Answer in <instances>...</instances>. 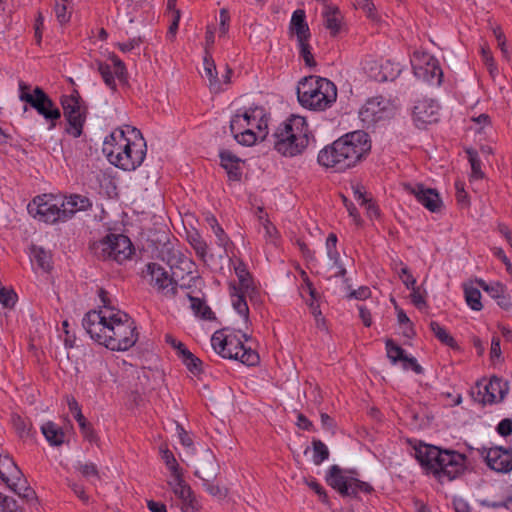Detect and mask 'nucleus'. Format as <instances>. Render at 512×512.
I'll list each match as a JSON object with an SVG mask.
<instances>
[{
    "instance_id": "1",
    "label": "nucleus",
    "mask_w": 512,
    "mask_h": 512,
    "mask_svg": "<svg viewBox=\"0 0 512 512\" xmlns=\"http://www.w3.org/2000/svg\"><path fill=\"white\" fill-rule=\"evenodd\" d=\"M82 325L93 340L112 351H127L138 340L134 320L120 310L89 311Z\"/></svg>"
},
{
    "instance_id": "2",
    "label": "nucleus",
    "mask_w": 512,
    "mask_h": 512,
    "mask_svg": "<svg viewBox=\"0 0 512 512\" xmlns=\"http://www.w3.org/2000/svg\"><path fill=\"white\" fill-rule=\"evenodd\" d=\"M369 135L357 130L343 135L318 153V163L335 172H344L355 167L370 152Z\"/></svg>"
},
{
    "instance_id": "3",
    "label": "nucleus",
    "mask_w": 512,
    "mask_h": 512,
    "mask_svg": "<svg viewBox=\"0 0 512 512\" xmlns=\"http://www.w3.org/2000/svg\"><path fill=\"white\" fill-rule=\"evenodd\" d=\"M415 458L426 473H432L440 482H450L466 470V456L454 450H442L434 445L415 447Z\"/></svg>"
},
{
    "instance_id": "4",
    "label": "nucleus",
    "mask_w": 512,
    "mask_h": 512,
    "mask_svg": "<svg viewBox=\"0 0 512 512\" xmlns=\"http://www.w3.org/2000/svg\"><path fill=\"white\" fill-rule=\"evenodd\" d=\"M131 130L135 136H139L137 141L128 139L124 130L116 129L106 138L103 145V152L109 162L125 171H132L139 167L145 159L147 150L140 131L136 128Z\"/></svg>"
},
{
    "instance_id": "5",
    "label": "nucleus",
    "mask_w": 512,
    "mask_h": 512,
    "mask_svg": "<svg viewBox=\"0 0 512 512\" xmlns=\"http://www.w3.org/2000/svg\"><path fill=\"white\" fill-rule=\"evenodd\" d=\"M309 135L306 119L299 115H292L272 134L274 149L283 156L299 155L308 146Z\"/></svg>"
},
{
    "instance_id": "6",
    "label": "nucleus",
    "mask_w": 512,
    "mask_h": 512,
    "mask_svg": "<svg viewBox=\"0 0 512 512\" xmlns=\"http://www.w3.org/2000/svg\"><path fill=\"white\" fill-rule=\"evenodd\" d=\"M297 97L303 107L323 111L336 101L337 87L327 78L311 75L299 82Z\"/></svg>"
},
{
    "instance_id": "7",
    "label": "nucleus",
    "mask_w": 512,
    "mask_h": 512,
    "mask_svg": "<svg viewBox=\"0 0 512 512\" xmlns=\"http://www.w3.org/2000/svg\"><path fill=\"white\" fill-rule=\"evenodd\" d=\"M211 345L216 353L226 359L239 360L247 366L259 363V354L252 348L246 347L240 338L233 334L216 331L211 337Z\"/></svg>"
},
{
    "instance_id": "8",
    "label": "nucleus",
    "mask_w": 512,
    "mask_h": 512,
    "mask_svg": "<svg viewBox=\"0 0 512 512\" xmlns=\"http://www.w3.org/2000/svg\"><path fill=\"white\" fill-rule=\"evenodd\" d=\"M326 482L342 497L356 498L360 492L371 494L374 491V488L368 482L346 475L345 471L338 465H332L329 468Z\"/></svg>"
},
{
    "instance_id": "9",
    "label": "nucleus",
    "mask_w": 512,
    "mask_h": 512,
    "mask_svg": "<svg viewBox=\"0 0 512 512\" xmlns=\"http://www.w3.org/2000/svg\"><path fill=\"white\" fill-rule=\"evenodd\" d=\"M92 249L99 258L114 260L118 263L127 260L133 253L130 239L123 234H108L100 241L93 243Z\"/></svg>"
},
{
    "instance_id": "10",
    "label": "nucleus",
    "mask_w": 512,
    "mask_h": 512,
    "mask_svg": "<svg viewBox=\"0 0 512 512\" xmlns=\"http://www.w3.org/2000/svg\"><path fill=\"white\" fill-rule=\"evenodd\" d=\"M61 106L68 122L67 133L75 138L79 137L82 134L87 111L79 92L74 90L71 95H63Z\"/></svg>"
},
{
    "instance_id": "11",
    "label": "nucleus",
    "mask_w": 512,
    "mask_h": 512,
    "mask_svg": "<svg viewBox=\"0 0 512 512\" xmlns=\"http://www.w3.org/2000/svg\"><path fill=\"white\" fill-rule=\"evenodd\" d=\"M395 106L383 96L369 98L359 110L360 120L369 127L393 116Z\"/></svg>"
},
{
    "instance_id": "12",
    "label": "nucleus",
    "mask_w": 512,
    "mask_h": 512,
    "mask_svg": "<svg viewBox=\"0 0 512 512\" xmlns=\"http://www.w3.org/2000/svg\"><path fill=\"white\" fill-rule=\"evenodd\" d=\"M143 277L165 297L176 296L178 284L160 264L154 262L148 263L146 270L143 271Z\"/></svg>"
},
{
    "instance_id": "13",
    "label": "nucleus",
    "mask_w": 512,
    "mask_h": 512,
    "mask_svg": "<svg viewBox=\"0 0 512 512\" xmlns=\"http://www.w3.org/2000/svg\"><path fill=\"white\" fill-rule=\"evenodd\" d=\"M22 101L29 104L46 120L50 121V128L55 127L56 121L60 119L61 112L52 99L40 87H35L33 95H22Z\"/></svg>"
},
{
    "instance_id": "14",
    "label": "nucleus",
    "mask_w": 512,
    "mask_h": 512,
    "mask_svg": "<svg viewBox=\"0 0 512 512\" xmlns=\"http://www.w3.org/2000/svg\"><path fill=\"white\" fill-rule=\"evenodd\" d=\"M53 198L47 195L37 196L28 204V212L40 221L54 224L58 221H65L62 215V207L53 202Z\"/></svg>"
},
{
    "instance_id": "15",
    "label": "nucleus",
    "mask_w": 512,
    "mask_h": 512,
    "mask_svg": "<svg viewBox=\"0 0 512 512\" xmlns=\"http://www.w3.org/2000/svg\"><path fill=\"white\" fill-rule=\"evenodd\" d=\"M477 391H472L475 401L481 404H493L502 401L508 393V384L501 378L493 376L489 382H478Z\"/></svg>"
},
{
    "instance_id": "16",
    "label": "nucleus",
    "mask_w": 512,
    "mask_h": 512,
    "mask_svg": "<svg viewBox=\"0 0 512 512\" xmlns=\"http://www.w3.org/2000/svg\"><path fill=\"white\" fill-rule=\"evenodd\" d=\"M478 451L491 470L504 474L512 471V449L495 446L482 447Z\"/></svg>"
},
{
    "instance_id": "17",
    "label": "nucleus",
    "mask_w": 512,
    "mask_h": 512,
    "mask_svg": "<svg viewBox=\"0 0 512 512\" xmlns=\"http://www.w3.org/2000/svg\"><path fill=\"white\" fill-rule=\"evenodd\" d=\"M235 115L240 116L241 122L247 127H255L259 133H263L261 141L268 136V122L270 115L263 106H252L243 112L238 111Z\"/></svg>"
},
{
    "instance_id": "18",
    "label": "nucleus",
    "mask_w": 512,
    "mask_h": 512,
    "mask_svg": "<svg viewBox=\"0 0 512 512\" xmlns=\"http://www.w3.org/2000/svg\"><path fill=\"white\" fill-rule=\"evenodd\" d=\"M403 186L405 191L414 195L417 201L430 212L434 213L440 211L442 201L436 189L427 188L422 183H405Z\"/></svg>"
},
{
    "instance_id": "19",
    "label": "nucleus",
    "mask_w": 512,
    "mask_h": 512,
    "mask_svg": "<svg viewBox=\"0 0 512 512\" xmlns=\"http://www.w3.org/2000/svg\"><path fill=\"white\" fill-rule=\"evenodd\" d=\"M174 494L181 500V509L183 512H195L200 508L191 487L185 483L181 473L173 476L168 482Z\"/></svg>"
},
{
    "instance_id": "20",
    "label": "nucleus",
    "mask_w": 512,
    "mask_h": 512,
    "mask_svg": "<svg viewBox=\"0 0 512 512\" xmlns=\"http://www.w3.org/2000/svg\"><path fill=\"white\" fill-rule=\"evenodd\" d=\"M229 128L234 139L243 146H252L258 139L261 140L260 136H263V133H256L251 128H245L239 115L232 116Z\"/></svg>"
},
{
    "instance_id": "21",
    "label": "nucleus",
    "mask_w": 512,
    "mask_h": 512,
    "mask_svg": "<svg viewBox=\"0 0 512 512\" xmlns=\"http://www.w3.org/2000/svg\"><path fill=\"white\" fill-rule=\"evenodd\" d=\"M438 104L433 100L419 101L413 110V116L416 122L421 124H432L438 121Z\"/></svg>"
},
{
    "instance_id": "22",
    "label": "nucleus",
    "mask_w": 512,
    "mask_h": 512,
    "mask_svg": "<svg viewBox=\"0 0 512 512\" xmlns=\"http://www.w3.org/2000/svg\"><path fill=\"white\" fill-rule=\"evenodd\" d=\"M219 464L212 454H207L198 463L195 476L206 482H214L219 474Z\"/></svg>"
},
{
    "instance_id": "23",
    "label": "nucleus",
    "mask_w": 512,
    "mask_h": 512,
    "mask_svg": "<svg viewBox=\"0 0 512 512\" xmlns=\"http://www.w3.org/2000/svg\"><path fill=\"white\" fill-rule=\"evenodd\" d=\"M425 66L418 67L414 65L415 74L423 77L431 84L440 85L442 83L443 71L439 62L432 56L427 55Z\"/></svg>"
},
{
    "instance_id": "24",
    "label": "nucleus",
    "mask_w": 512,
    "mask_h": 512,
    "mask_svg": "<svg viewBox=\"0 0 512 512\" xmlns=\"http://www.w3.org/2000/svg\"><path fill=\"white\" fill-rule=\"evenodd\" d=\"M92 203L90 199L86 196L73 194L69 197H66L65 200L61 203L62 207V215H64V220H68L74 216L75 213L79 211H86L90 209Z\"/></svg>"
},
{
    "instance_id": "25",
    "label": "nucleus",
    "mask_w": 512,
    "mask_h": 512,
    "mask_svg": "<svg viewBox=\"0 0 512 512\" xmlns=\"http://www.w3.org/2000/svg\"><path fill=\"white\" fill-rule=\"evenodd\" d=\"M290 36H296L297 42L302 40H310L311 33L308 23L306 21L305 11L297 9L293 12L290 24H289Z\"/></svg>"
},
{
    "instance_id": "26",
    "label": "nucleus",
    "mask_w": 512,
    "mask_h": 512,
    "mask_svg": "<svg viewBox=\"0 0 512 512\" xmlns=\"http://www.w3.org/2000/svg\"><path fill=\"white\" fill-rule=\"evenodd\" d=\"M221 166L226 170L228 177L232 181H239L242 176L240 169L241 159L229 150L220 152Z\"/></svg>"
},
{
    "instance_id": "27",
    "label": "nucleus",
    "mask_w": 512,
    "mask_h": 512,
    "mask_svg": "<svg viewBox=\"0 0 512 512\" xmlns=\"http://www.w3.org/2000/svg\"><path fill=\"white\" fill-rule=\"evenodd\" d=\"M42 434L52 446H60L64 443L65 433L61 427L52 421H48L41 427Z\"/></svg>"
},
{
    "instance_id": "28",
    "label": "nucleus",
    "mask_w": 512,
    "mask_h": 512,
    "mask_svg": "<svg viewBox=\"0 0 512 512\" xmlns=\"http://www.w3.org/2000/svg\"><path fill=\"white\" fill-rule=\"evenodd\" d=\"M12 425L17 433V435L21 439H28L33 437L35 431L33 430V425L30 419L23 418L17 413H13L11 415Z\"/></svg>"
},
{
    "instance_id": "29",
    "label": "nucleus",
    "mask_w": 512,
    "mask_h": 512,
    "mask_svg": "<svg viewBox=\"0 0 512 512\" xmlns=\"http://www.w3.org/2000/svg\"><path fill=\"white\" fill-rule=\"evenodd\" d=\"M324 26L332 36H336L341 28V16L337 7L327 6L323 12Z\"/></svg>"
},
{
    "instance_id": "30",
    "label": "nucleus",
    "mask_w": 512,
    "mask_h": 512,
    "mask_svg": "<svg viewBox=\"0 0 512 512\" xmlns=\"http://www.w3.org/2000/svg\"><path fill=\"white\" fill-rule=\"evenodd\" d=\"M187 241L199 259L205 262L208 255V245L200 233L197 230L188 231Z\"/></svg>"
},
{
    "instance_id": "31",
    "label": "nucleus",
    "mask_w": 512,
    "mask_h": 512,
    "mask_svg": "<svg viewBox=\"0 0 512 512\" xmlns=\"http://www.w3.org/2000/svg\"><path fill=\"white\" fill-rule=\"evenodd\" d=\"M187 298L190 301V307L194 314L197 317H200L204 320H213L215 319L214 313L211 308L206 304L204 299L191 296L190 294H186Z\"/></svg>"
},
{
    "instance_id": "32",
    "label": "nucleus",
    "mask_w": 512,
    "mask_h": 512,
    "mask_svg": "<svg viewBox=\"0 0 512 512\" xmlns=\"http://www.w3.org/2000/svg\"><path fill=\"white\" fill-rule=\"evenodd\" d=\"M31 255L33 259L37 263V265L45 272H48L52 268V256L51 253L46 251L44 248L32 245L31 246Z\"/></svg>"
},
{
    "instance_id": "33",
    "label": "nucleus",
    "mask_w": 512,
    "mask_h": 512,
    "mask_svg": "<svg viewBox=\"0 0 512 512\" xmlns=\"http://www.w3.org/2000/svg\"><path fill=\"white\" fill-rule=\"evenodd\" d=\"M430 329L433 332L434 336L444 345L457 348L456 340L446 331L444 327H442L438 322L431 321Z\"/></svg>"
},
{
    "instance_id": "34",
    "label": "nucleus",
    "mask_w": 512,
    "mask_h": 512,
    "mask_svg": "<svg viewBox=\"0 0 512 512\" xmlns=\"http://www.w3.org/2000/svg\"><path fill=\"white\" fill-rule=\"evenodd\" d=\"M203 60H204V70H205L206 76L209 79L210 87L218 90L220 87H219L216 65H215V62H214L212 55L209 51L205 52Z\"/></svg>"
},
{
    "instance_id": "35",
    "label": "nucleus",
    "mask_w": 512,
    "mask_h": 512,
    "mask_svg": "<svg viewBox=\"0 0 512 512\" xmlns=\"http://www.w3.org/2000/svg\"><path fill=\"white\" fill-rule=\"evenodd\" d=\"M464 294L467 305L474 311H480L483 308L481 303V292L478 288L464 285Z\"/></svg>"
},
{
    "instance_id": "36",
    "label": "nucleus",
    "mask_w": 512,
    "mask_h": 512,
    "mask_svg": "<svg viewBox=\"0 0 512 512\" xmlns=\"http://www.w3.org/2000/svg\"><path fill=\"white\" fill-rule=\"evenodd\" d=\"M8 487L13 490L16 494H18L21 498L26 499L27 501L36 499L35 491L26 485V480L20 481L15 480L12 481L11 484H8Z\"/></svg>"
},
{
    "instance_id": "37",
    "label": "nucleus",
    "mask_w": 512,
    "mask_h": 512,
    "mask_svg": "<svg viewBox=\"0 0 512 512\" xmlns=\"http://www.w3.org/2000/svg\"><path fill=\"white\" fill-rule=\"evenodd\" d=\"M465 152L471 165V177L473 179H483L485 174L481 169V160L478 152L473 148H467Z\"/></svg>"
},
{
    "instance_id": "38",
    "label": "nucleus",
    "mask_w": 512,
    "mask_h": 512,
    "mask_svg": "<svg viewBox=\"0 0 512 512\" xmlns=\"http://www.w3.org/2000/svg\"><path fill=\"white\" fill-rule=\"evenodd\" d=\"M233 290H234V292L231 293V296L233 297V299H232L233 307L247 321L249 318V307L245 300V296L243 293L239 294L237 291V288L235 286H233Z\"/></svg>"
},
{
    "instance_id": "39",
    "label": "nucleus",
    "mask_w": 512,
    "mask_h": 512,
    "mask_svg": "<svg viewBox=\"0 0 512 512\" xmlns=\"http://www.w3.org/2000/svg\"><path fill=\"white\" fill-rule=\"evenodd\" d=\"M78 425L80 427L81 433L83 437L89 441L90 443H95L98 441V436L93 429L92 425L86 420L82 413H79L78 418H76Z\"/></svg>"
},
{
    "instance_id": "40",
    "label": "nucleus",
    "mask_w": 512,
    "mask_h": 512,
    "mask_svg": "<svg viewBox=\"0 0 512 512\" xmlns=\"http://www.w3.org/2000/svg\"><path fill=\"white\" fill-rule=\"evenodd\" d=\"M387 357L390 359L392 364H396L398 361L404 359L405 350L397 345L392 339H387L385 342Z\"/></svg>"
},
{
    "instance_id": "41",
    "label": "nucleus",
    "mask_w": 512,
    "mask_h": 512,
    "mask_svg": "<svg viewBox=\"0 0 512 512\" xmlns=\"http://www.w3.org/2000/svg\"><path fill=\"white\" fill-rule=\"evenodd\" d=\"M312 447H313V462L316 465H319L323 461L328 459L329 450H328L327 446L321 440L314 439L312 441Z\"/></svg>"
},
{
    "instance_id": "42",
    "label": "nucleus",
    "mask_w": 512,
    "mask_h": 512,
    "mask_svg": "<svg viewBox=\"0 0 512 512\" xmlns=\"http://www.w3.org/2000/svg\"><path fill=\"white\" fill-rule=\"evenodd\" d=\"M96 64L104 83L112 90H115L116 83L114 79V73L112 72L110 65L101 61H97Z\"/></svg>"
},
{
    "instance_id": "43",
    "label": "nucleus",
    "mask_w": 512,
    "mask_h": 512,
    "mask_svg": "<svg viewBox=\"0 0 512 512\" xmlns=\"http://www.w3.org/2000/svg\"><path fill=\"white\" fill-rule=\"evenodd\" d=\"M206 221L210 225L215 236L217 237L218 245L221 247H225L229 239L223 228L219 225L217 219L214 216H209L206 218Z\"/></svg>"
},
{
    "instance_id": "44",
    "label": "nucleus",
    "mask_w": 512,
    "mask_h": 512,
    "mask_svg": "<svg viewBox=\"0 0 512 512\" xmlns=\"http://www.w3.org/2000/svg\"><path fill=\"white\" fill-rule=\"evenodd\" d=\"M187 369L194 375H198L202 372V361L196 357L191 351L185 354L184 358L181 359Z\"/></svg>"
},
{
    "instance_id": "45",
    "label": "nucleus",
    "mask_w": 512,
    "mask_h": 512,
    "mask_svg": "<svg viewBox=\"0 0 512 512\" xmlns=\"http://www.w3.org/2000/svg\"><path fill=\"white\" fill-rule=\"evenodd\" d=\"M476 283L484 291L488 292L492 298L495 299H498L505 292V286L499 282L494 284H487L484 280L477 279Z\"/></svg>"
},
{
    "instance_id": "46",
    "label": "nucleus",
    "mask_w": 512,
    "mask_h": 512,
    "mask_svg": "<svg viewBox=\"0 0 512 512\" xmlns=\"http://www.w3.org/2000/svg\"><path fill=\"white\" fill-rule=\"evenodd\" d=\"M299 53L303 58L305 65L312 68L317 65L313 54L311 53V46L309 44V40H302V42H298Z\"/></svg>"
},
{
    "instance_id": "47",
    "label": "nucleus",
    "mask_w": 512,
    "mask_h": 512,
    "mask_svg": "<svg viewBox=\"0 0 512 512\" xmlns=\"http://www.w3.org/2000/svg\"><path fill=\"white\" fill-rule=\"evenodd\" d=\"M392 302L394 303L395 305V309L397 310V319H398V322L400 324H405L407 325V330L404 331V335L408 338H412L413 336H415V330H414V326H413V323L410 321V319L408 318V316L406 315V313L400 309L395 300L392 299Z\"/></svg>"
},
{
    "instance_id": "48",
    "label": "nucleus",
    "mask_w": 512,
    "mask_h": 512,
    "mask_svg": "<svg viewBox=\"0 0 512 512\" xmlns=\"http://www.w3.org/2000/svg\"><path fill=\"white\" fill-rule=\"evenodd\" d=\"M0 511L1 512H23V509L17 505V501L0 492Z\"/></svg>"
},
{
    "instance_id": "49",
    "label": "nucleus",
    "mask_w": 512,
    "mask_h": 512,
    "mask_svg": "<svg viewBox=\"0 0 512 512\" xmlns=\"http://www.w3.org/2000/svg\"><path fill=\"white\" fill-rule=\"evenodd\" d=\"M206 491L213 497H216L218 499H224L228 495V488L221 487L218 484H215L214 482H206L203 484Z\"/></svg>"
},
{
    "instance_id": "50",
    "label": "nucleus",
    "mask_w": 512,
    "mask_h": 512,
    "mask_svg": "<svg viewBox=\"0 0 512 512\" xmlns=\"http://www.w3.org/2000/svg\"><path fill=\"white\" fill-rule=\"evenodd\" d=\"M78 470L85 478L94 477L97 480H100L99 470L97 466L92 462L80 463L78 465Z\"/></svg>"
},
{
    "instance_id": "51",
    "label": "nucleus",
    "mask_w": 512,
    "mask_h": 512,
    "mask_svg": "<svg viewBox=\"0 0 512 512\" xmlns=\"http://www.w3.org/2000/svg\"><path fill=\"white\" fill-rule=\"evenodd\" d=\"M17 301V294L14 290L0 289V303L6 308H12Z\"/></svg>"
},
{
    "instance_id": "52",
    "label": "nucleus",
    "mask_w": 512,
    "mask_h": 512,
    "mask_svg": "<svg viewBox=\"0 0 512 512\" xmlns=\"http://www.w3.org/2000/svg\"><path fill=\"white\" fill-rule=\"evenodd\" d=\"M165 341L167 344H169L171 347H173L177 351V355L180 359L184 358L185 354L189 352L187 347L184 343L181 341H178L175 339L172 335L167 334L165 336Z\"/></svg>"
},
{
    "instance_id": "53",
    "label": "nucleus",
    "mask_w": 512,
    "mask_h": 512,
    "mask_svg": "<svg viewBox=\"0 0 512 512\" xmlns=\"http://www.w3.org/2000/svg\"><path fill=\"white\" fill-rule=\"evenodd\" d=\"M327 255L333 261L334 266L338 268L335 277H344L346 275V269L340 264V256L336 248L327 249Z\"/></svg>"
},
{
    "instance_id": "54",
    "label": "nucleus",
    "mask_w": 512,
    "mask_h": 512,
    "mask_svg": "<svg viewBox=\"0 0 512 512\" xmlns=\"http://www.w3.org/2000/svg\"><path fill=\"white\" fill-rule=\"evenodd\" d=\"M355 7L357 9L363 10L369 18L374 19L375 15V5L371 0H355Z\"/></svg>"
},
{
    "instance_id": "55",
    "label": "nucleus",
    "mask_w": 512,
    "mask_h": 512,
    "mask_svg": "<svg viewBox=\"0 0 512 512\" xmlns=\"http://www.w3.org/2000/svg\"><path fill=\"white\" fill-rule=\"evenodd\" d=\"M163 459H164L166 465L168 466V468L171 470L172 476L180 473L179 465H178L173 453L170 450L166 449L163 451Z\"/></svg>"
},
{
    "instance_id": "56",
    "label": "nucleus",
    "mask_w": 512,
    "mask_h": 512,
    "mask_svg": "<svg viewBox=\"0 0 512 512\" xmlns=\"http://www.w3.org/2000/svg\"><path fill=\"white\" fill-rule=\"evenodd\" d=\"M236 275L238 276L242 288L248 289L250 286L251 278L249 272L244 265H239L235 268Z\"/></svg>"
},
{
    "instance_id": "57",
    "label": "nucleus",
    "mask_w": 512,
    "mask_h": 512,
    "mask_svg": "<svg viewBox=\"0 0 512 512\" xmlns=\"http://www.w3.org/2000/svg\"><path fill=\"white\" fill-rule=\"evenodd\" d=\"M402 367L405 370L412 369L416 374H422L423 368L420 364H418L417 360L414 357L404 356V359L401 360Z\"/></svg>"
},
{
    "instance_id": "58",
    "label": "nucleus",
    "mask_w": 512,
    "mask_h": 512,
    "mask_svg": "<svg viewBox=\"0 0 512 512\" xmlns=\"http://www.w3.org/2000/svg\"><path fill=\"white\" fill-rule=\"evenodd\" d=\"M220 24L219 31L221 35H225L229 30L230 14L228 9L222 8L219 13Z\"/></svg>"
},
{
    "instance_id": "59",
    "label": "nucleus",
    "mask_w": 512,
    "mask_h": 512,
    "mask_svg": "<svg viewBox=\"0 0 512 512\" xmlns=\"http://www.w3.org/2000/svg\"><path fill=\"white\" fill-rule=\"evenodd\" d=\"M455 189H456V199L459 203L468 205V194L464 189V183L461 181L455 182Z\"/></svg>"
},
{
    "instance_id": "60",
    "label": "nucleus",
    "mask_w": 512,
    "mask_h": 512,
    "mask_svg": "<svg viewBox=\"0 0 512 512\" xmlns=\"http://www.w3.org/2000/svg\"><path fill=\"white\" fill-rule=\"evenodd\" d=\"M343 198V202H344V205L349 213V216H351L354 220V222L357 224V225H360L362 220L360 218V215L358 213V210L357 208L355 207V205L350 202L345 196H342Z\"/></svg>"
},
{
    "instance_id": "61",
    "label": "nucleus",
    "mask_w": 512,
    "mask_h": 512,
    "mask_svg": "<svg viewBox=\"0 0 512 512\" xmlns=\"http://www.w3.org/2000/svg\"><path fill=\"white\" fill-rule=\"evenodd\" d=\"M143 42L142 38L141 37H135L133 39H130L128 42H125V43H118V48L126 53V52H130L132 51L133 49L139 47V45Z\"/></svg>"
},
{
    "instance_id": "62",
    "label": "nucleus",
    "mask_w": 512,
    "mask_h": 512,
    "mask_svg": "<svg viewBox=\"0 0 512 512\" xmlns=\"http://www.w3.org/2000/svg\"><path fill=\"white\" fill-rule=\"evenodd\" d=\"M400 278L402 279L403 284L408 289H411L416 284V279L413 277V275L410 273L408 267H406V266L401 269Z\"/></svg>"
},
{
    "instance_id": "63",
    "label": "nucleus",
    "mask_w": 512,
    "mask_h": 512,
    "mask_svg": "<svg viewBox=\"0 0 512 512\" xmlns=\"http://www.w3.org/2000/svg\"><path fill=\"white\" fill-rule=\"evenodd\" d=\"M411 289H412V293H411L412 303L419 309H421L422 307H425L426 301H425L424 297L422 296V294L420 293L419 287L414 286Z\"/></svg>"
},
{
    "instance_id": "64",
    "label": "nucleus",
    "mask_w": 512,
    "mask_h": 512,
    "mask_svg": "<svg viewBox=\"0 0 512 512\" xmlns=\"http://www.w3.org/2000/svg\"><path fill=\"white\" fill-rule=\"evenodd\" d=\"M497 432L501 436H509L512 433V420L509 418H505L497 426Z\"/></svg>"
}]
</instances>
